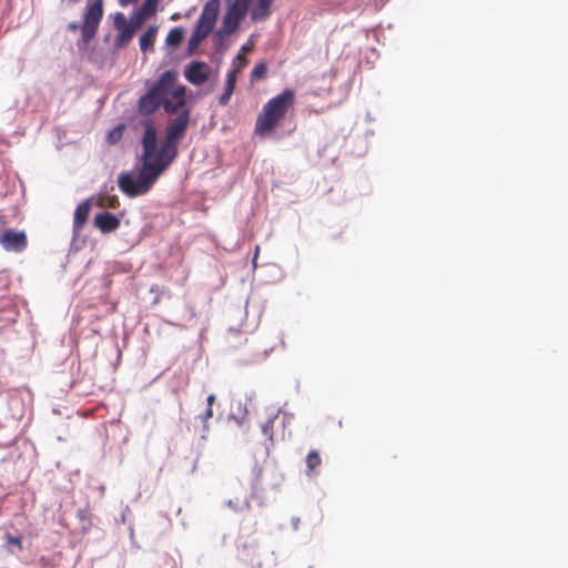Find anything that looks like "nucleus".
Returning a JSON list of instances; mask_svg holds the SVG:
<instances>
[{
	"label": "nucleus",
	"mask_w": 568,
	"mask_h": 568,
	"mask_svg": "<svg viewBox=\"0 0 568 568\" xmlns=\"http://www.w3.org/2000/svg\"><path fill=\"white\" fill-rule=\"evenodd\" d=\"M190 122V111L184 109L168 126L164 141L158 149V134L151 120L143 121L144 133L141 140V168L135 178L124 172L118 178L119 189L129 197L146 194L160 175L178 154L176 143L183 136Z\"/></svg>",
	"instance_id": "f257e3e1"
},
{
	"label": "nucleus",
	"mask_w": 568,
	"mask_h": 568,
	"mask_svg": "<svg viewBox=\"0 0 568 568\" xmlns=\"http://www.w3.org/2000/svg\"><path fill=\"white\" fill-rule=\"evenodd\" d=\"M186 87L178 83V72L168 70L163 72L154 85L139 100V112L151 115L162 105L168 114H174L183 109Z\"/></svg>",
	"instance_id": "f03ea898"
},
{
	"label": "nucleus",
	"mask_w": 568,
	"mask_h": 568,
	"mask_svg": "<svg viewBox=\"0 0 568 568\" xmlns=\"http://www.w3.org/2000/svg\"><path fill=\"white\" fill-rule=\"evenodd\" d=\"M295 103V91L285 89L276 97L270 99L258 113L254 132L260 136H265L274 131L278 123L285 118L288 110Z\"/></svg>",
	"instance_id": "7ed1b4c3"
},
{
	"label": "nucleus",
	"mask_w": 568,
	"mask_h": 568,
	"mask_svg": "<svg viewBox=\"0 0 568 568\" xmlns=\"http://www.w3.org/2000/svg\"><path fill=\"white\" fill-rule=\"evenodd\" d=\"M90 1L91 2L85 8L82 24V38L84 41H89L95 36L103 18V0Z\"/></svg>",
	"instance_id": "20e7f679"
},
{
	"label": "nucleus",
	"mask_w": 568,
	"mask_h": 568,
	"mask_svg": "<svg viewBox=\"0 0 568 568\" xmlns=\"http://www.w3.org/2000/svg\"><path fill=\"white\" fill-rule=\"evenodd\" d=\"M0 245L9 252H23L28 246L27 234L24 231L6 230L0 234Z\"/></svg>",
	"instance_id": "39448f33"
},
{
	"label": "nucleus",
	"mask_w": 568,
	"mask_h": 568,
	"mask_svg": "<svg viewBox=\"0 0 568 568\" xmlns=\"http://www.w3.org/2000/svg\"><path fill=\"white\" fill-rule=\"evenodd\" d=\"M184 75L190 83L202 85L209 80L210 69L205 62L192 61L185 69Z\"/></svg>",
	"instance_id": "423d86ee"
},
{
	"label": "nucleus",
	"mask_w": 568,
	"mask_h": 568,
	"mask_svg": "<svg viewBox=\"0 0 568 568\" xmlns=\"http://www.w3.org/2000/svg\"><path fill=\"white\" fill-rule=\"evenodd\" d=\"M93 223L104 234L111 233L120 226V220L109 212L97 214Z\"/></svg>",
	"instance_id": "0eeeda50"
},
{
	"label": "nucleus",
	"mask_w": 568,
	"mask_h": 568,
	"mask_svg": "<svg viewBox=\"0 0 568 568\" xmlns=\"http://www.w3.org/2000/svg\"><path fill=\"white\" fill-rule=\"evenodd\" d=\"M242 21V17H240L232 10L227 9L226 13L223 17L222 27L217 31V34L221 37L233 34L237 30Z\"/></svg>",
	"instance_id": "6e6552de"
},
{
	"label": "nucleus",
	"mask_w": 568,
	"mask_h": 568,
	"mask_svg": "<svg viewBox=\"0 0 568 568\" xmlns=\"http://www.w3.org/2000/svg\"><path fill=\"white\" fill-rule=\"evenodd\" d=\"M142 26L135 24V19L130 17L129 26L119 30V34L115 38V47L116 48H123L125 47L134 37L135 32L141 28Z\"/></svg>",
	"instance_id": "1a4fd4ad"
},
{
	"label": "nucleus",
	"mask_w": 568,
	"mask_h": 568,
	"mask_svg": "<svg viewBox=\"0 0 568 568\" xmlns=\"http://www.w3.org/2000/svg\"><path fill=\"white\" fill-rule=\"evenodd\" d=\"M159 0H145L142 7L134 11L131 17L135 19L136 26H143L145 20L155 13V6Z\"/></svg>",
	"instance_id": "9d476101"
},
{
	"label": "nucleus",
	"mask_w": 568,
	"mask_h": 568,
	"mask_svg": "<svg viewBox=\"0 0 568 568\" xmlns=\"http://www.w3.org/2000/svg\"><path fill=\"white\" fill-rule=\"evenodd\" d=\"M90 211L91 204L89 200L83 201L77 206L73 219L74 231L79 232L80 230H82V227L85 225L88 221Z\"/></svg>",
	"instance_id": "9b49d317"
},
{
	"label": "nucleus",
	"mask_w": 568,
	"mask_h": 568,
	"mask_svg": "<svg viewBox=\"0 0 568 568\" xmlns=\"http://www.w3.org/2000/svg\"><path fill=\"white\" fill-rule=\"evenodd\" d=\"M159 28L156 26H151L148 30L140 37V49L142 52H148L153 50L154 42L158 36Z\"/></svg>",
	"instance_id": "f8f14e48"
},
{
	"label": "nucleus",
	"mask_w": 568,
	"mask_h": 568,
	"mask_svg": "<svg viewBox=\"0 0 568 568\" xmlns=\"http://www.w3.org/2000/svg\"><path fill=\"white\" fill-rule=\"evenodd\" d=\"M220 11V0H209L201 12V18L216 23Z\"/></svg>",
	"instance_id": "ddd939ff"
},
{
	"label": "nucleus",
	"mask_w": 568,
	"mask_h": 568,
	"mask_svg": "<svg viewBox=\"0 0 568 568\" xmlns=\"http://www.w3.org/2000/svg\"><path fill=\"white\" fill-rule=\"evenodd\" d=\"M184 38V29L182 27H174L166 36L165 43L168 47L178 48Z\"/></svg>",
	"instance_id": "4468645a"
},
{
	"label": "nucleus",
	"mask_w": 568,
	"mask_h": 568,
	"mask_svg": "<svg viewBox=\"0 0 568 568\" xmlns=\"http://www.w3.org/2000/svg\"><path fill=\"white\" fill-rule=\"evenodd\" d=\"M294 420V416L292 414H287L284 410L278 409L272 419L268 420L266 426H287L292 424Z\"/></svg>",
	"instance_id": "2eb2a0df"
},
{
	"label": "nucleus",
	"mask_w": 568,
	"mask_h": 568,
	"mask_svg": "<svg viewBox=\"0 0 568 568\" xmlns=\"http://www.w3.org/2000/svg\"><path fill=\"white\" fill-rule=\"evenodd\" d=\"M206 38L207 36L195 29L187 42V54L192 55Z\"/></svg>",
	"instance_id": "dca6fc26"
},
{
	"label": "nucleus",
	"mask_w": 568,
	"mask_h": 568,
	"mask_svg": "<svg viewBox=\"0 0 568 568\" xmlns=\"http://www.w3.org/2000/svg\"><path fill=\"white\" fill-rule=\"evenodd\" d=\"M97 204H98V206L103 207V209H105V207L115 209L119 206L120 201L116 195L102 194L98 197Z\"/></svg>",
	"instance_id": "f3484780"
},
{
	"label": "nucleus",
	"mask_w": 568,
	"mask_h": 568,
	"mask_svg": "<svg viewBox=\"0 0 568 568\" xmlns=\"http://www.w3.org/2000/svg\"><path fill=\"white\" fill-rule=\"evenodd\" d=\"M251 3L252 0H234V2L229 7V9L244 19Z\"/></svg>",
	"instance_id": "a211bd4d"
},
{
	"label": "nucleus",
	"mask_w": 568,
	"mask_h": 568,
	"mask_svg": "<svg viewBox=\"0 0 568 568\" xmlns=\"http://www.w3.org/2000/svg\"><path fill=\"white\" fill-rule=\"evenodd\" d=\"M216 403V396L214 394H210L206 398V408L200 414V420L202 423H207L213 417V405Z\"/></svg>",
	"instance_id": "6ab92c4d"
},
{
	"label": "nucleus",
	"mask_w": 568,
	"mask_h": 568,
	"mask_svg": "<svg viewBox=\"0 0 568 568\" xmlns=\"http://www.w3.org/2000/svg\"><path fill=\"white\" fill-rule=\"evenodd\" d=\"M124 130H125L124 124H119L114 129H112L106 136L108 143L109 144L118 143L122 139Z\"/></svg>",
	"instance_id": "aec40b11"
},
{
	"label": "nucleus",
	"mask_w": 568,
	"mask_h": 568,
	"mask_svg": "<svg viewBox=\"0 0 568 568\" xmlns=\"http://www.w3.org/2000/svg\"><path fill=\"white\" fill-rule=\"evenodd\" d=\"M322 464V459L316 450H311L306 456V467L308 473H312Z\"/></svg>",
	"instance_id": "412c9836"
},
{
	"label": "nucleus",
	"mask_w": 568,
	"mask_h": 568,
	"mask_svg": "<svg viewBox=\"0 0 568 568\" xmlns=\"http://www.w3.org/2000/svg\"><path fill=\"white\" fill-rule=\"evenodd\" d=\"M236 79H237L236 70H232V71L227 72L224 93H227L232 97L234 89H235Z\"/></svg>",
	"instance_id": "4be33fe9"
},
{
	"label": "nucleus",
	"mask_w": 568,
	"mask_h": 568,
	"mask_svg": "<svg viewBox=\"0 0 568 568\" xmlns=\"http://www.w3.org/2000/svg\"><path fill=\"white\" fill-rule=\"evenodd\" d=\"M267 73V64L265 62L256 63L251 72L252 80L264 79Z\"/></svg>",
	"instance_id": "5701e85b"
},
{
	"label": "nucleus",
	"mask_w": 568,
	"mask_h": 568,
	"mask_svg": "<svg viewBox=\"0 0 568 568\" xmlns=\"http://www.w3.org/2000/svg\"><path fill=\"white\" fill-rule=\"evenodd\" d=\"M214 27H215V23L200 17L195 29L203 32L204 36H209L212 32V30L214 29Z\"/></svg>",
	"instance_id": "b1692460"
},
{
	"label": "nucleus",
	"mask_w": 568,
	"mask_h": 568,
	"mask_svg": "<svg viewBox=\"0 0 568 568\" xmlns=\"http://www.w3.org/2000/svg\"><path fill=\"white\" fill-rule=\"evenodd\" d=\"M4 539H6L7 546H14L18 548L19 551L23 550L22 537H20V536L16 537V536H12L11 534L7 532L4 535Z\"/></svg>",
	"instance_id": "393cba45"
},
{
	"label": "nucleus",
	"mask_w": 568,
	"mask_h": 568,
	"mask_svg": "<svg viewBox=\"0 0 568 568\" xmlns=\"http://www.w3.org/2000/svg\"><path fill=\"white\" fill-rule=\"evenodd\" d=\"M114 26L116 29H122L129 26V22L125 19V16L121 12H118L114 17Z\"/></svg>",
	"instance_id": "a878e982"
},
{
	"label": "nucleus",
	"mask_w": 568,
	"mask_h": 568,
	"mask_svg": "<svg viewBox=\"0 0 568 568\" xmlns=\"http://www.w3.org/2000/svg\"><path fill=\"white\" fill-rule=\"evenodd\" d=\"M230 100H231V95L227 93H223L219 99V103L224 106L230 102Z\"/></svg>",
	"instance_id": "bb28decb"
},
{
	"label": "nucleus",
	"mask_w": 568,
	"mask_h": 568,
	"mask_svg": "<svg viewBox=\"0 0 568 568\" xmlns=\"http://www.w3.org/2000/svg\"><path fill=\"white\" fill-rule=\"evenodd\" d=\"M82 30V26H80L79 22H70L69 26H68V30L72 31V32H75L78 30Z\"/></svg>",
	"instance_id": "cd10ccee"
},
{
	"label": "nucleus",
	"mask_w": 568,
	"mask_h": 568,
	"mask_svg": "<svg viewBox=\"0 0 568 568\" xmlns=\"http://www.w3.org/2000/svg\"><path fill=\"white\" fill-rule=\"evenodd\" d=\"M135 1L136 0H119L121 6H128V4H131V3L135 2Z\"/></svg>",
	"instance_id": "c85d7f7f"
},
{
	"label": "nucleus",
	"mask_w": 568,
	"mask_h": 568,
	"mask_svg": "<svg viewBox=\"0 0 568 568\" xmlns=\"http://www.w3.org/2000/svg\"><path fill=\"white\" fill-rule=\"evenodd\" d=\"M258 252H260V247H258V246H256V248H255V255H254V258H253V263H255V260L257 258Z\"/></svg>",
	"instance_id": "c756f323"
},
{
	"label": "nucleus",
	"mask_w": 568,
	"mask_h": 568,
	"mask_svg": "<svg viewBox=\"0 0 568 568\" xmlns=\"http://www.w3.org/2000/svg\"><path fill=\"white\" fill-rule=\"evenodd\" d=\"M237 59H240V61H243V63H244V64L246 63L245 58H243L242 55H240V54H239V55H237Z\"/></svg>",
	"instance_id": "7c9ffc66"
},
{
	"label": "nucleus",
	"mask_w": 568,
	"mask_h": 568,
	"mask_svg": "<svg viewBox=\"0 0 568 568\" xmlns=\"http://www.w3.org/2000/svg\"><path fill=\"white\" fill-rule=\"evenodd\" d=\"M70 3H77L79 2L80 0H68Z\"/></svg>",
	"instance_id": "2f4dec72"
}]
</instances>
